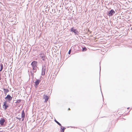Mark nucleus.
I'll list each match as a JSON object with an SVG mask.
<instances>
[{"label":"nucleus","instance_id":"f257e3e1","mask_svg":"<svg viewBox=\"0 0 132 132\" xmlns=\"http://www.w3.org/2000/svg\"><path fill=\"white\" fill-rule=\"evenodd\" d=\"M37 62L36 61H34L32 62L31 65L33 68V69H35V68L36 67Z\"/></svg>","mask_w":132,"mask_h":132},{"label":"nucleus","instance_id":"f03ea898","mask_svg":"<svg viewBox=\"0 0 132 132\" xmlns=\"http://www.w3.org/2000/svg\"><path fill=\"white\" fill-rule=\"evenodd\" d=\"M3 107L5 110H6L7 108L9 107V105L7 104L6 102H4Z\"/></svg>","mask_w":132,"mask_h":132},{"label":"nucleus","instance_id":"7ed1b4c3","mask_svg":"<svg viewBox=\"0 0 132 132\" xmlns=\"http://www.w3.org/2000/svg\"><path fill=\"white\" fill-rule=\"evenodd\" d=\"M40 57L42 60L44 61L45 59V56L44 53H42L40 54Z\"/></svg>","mask_w":132,"mask_h":132},{"label":"nucleus","instance_id":"20e7f679","mask_svg":"<svg viewBox=\"0 0 132 132\" xmlns=\"http://www.w3.org/2000/svg\"><path fill=\"white\" fill-rule=\"evenodd\" d=\"M71 31L72 32H73L75 34H77L78 33V31L76 29H74L73 27L71 28Z\"/></svg>","mask_w":132,"mask_h":132},{"label":"nucleus","instance_id":"39448f33","mask_svg":"<svg viewBox=\"0 0 132 132\" xmlns=\"http://www.w3.org/2000/svg\"><path fill=\"white\" fill-rule=\"evenodd\" d=\"M114 13L115 11L113 10H111L108 13V15L110 16H111Z\"/></svg>","mask_w":132,"mask_h":132},{"label":"nucleus","instance_id":"423d86ee","mask_svg":"<svg viewBox=\"0 0 132 132\" xmlns=\"http://www.w3.org/2000/svg\"><path fill=\"white\" fill-rule=\"evenodd\" d=\"M12 98V97H11L10 95H8L5 98V99H7L9 101L11 100Z\"/></svg>","mask_w":132,"mask_h":132},{"label":"nucleus","instance_id":"0eeeda50","mask_svg":"<svg viewBox=\"0 0 132 132\" xmlns=\"http://www.w3.org/2000/svg\"><path fill=\"white\" fill-rule=\"evenodd\" d=\"M5 121V120L4 119L1 118L0 120V123L1 125L2 126L3 125Z\"/></svg>","mask_w":132,"mask_h":132},{"label":"nucleus","instance_id":"6e6552de","mask_svg":"<svg viewBox=\"0 0 132 132\" xmlns=\"http://www.w3.org/2000/svg\"><path fill=\"white\" fill-rule=\"evenodd\" d=\"M21 117L22 118V121L23 120L25 117V113L24 110H22V112Z\"/></svg>","mask_w":132,"mask_h":132},{"label":"nucleus","instance_id":"1a4fd4ad","mask_svg":"<svg viewBox=\"0 0 132 132\" xmlns=\"http://www.w3.org/2000/svg\"><path fill=\"white\" fill-rule=\"evenodd\" d=\"M40 80L37 79L35 82V85L36 86H37L39 82H40Z\"/></svg>","mask_w":132,"mask_h":132},{"label":"nucleus","instance_id":"9d476101","mask_svg":"<svg viewBox=\"0 0 132 132\" xmlns=\"http://www.w3.org/2000/svg\"><path fill=\"white\" fill-rule=\"evenodd\" d=\"M43 98L45 100V102H47L48 99V96L45 95H44Z\"/></svg>","mask_w":132,"mask_h":132},{"label":"nucleus","instance_id":"9b49d317","mask_svg":"<svg viewBox=\"0 0 132 132\" xmlns=\"http://www.w3.org/2000/svg\"><path fill=\"white\" fill-rule=\"evenodd\" d=\"M3 90L4 91V92L6 94V93L9 92V90L7 89L3 88Z\"/></svg>","mask_w":132,"mask_h":132},{"label":"nucleus","instance_id":"f8f14e48","mask_svg":"<svg viewBox=\"0 0 132 132\" xmlns=\"http://www.w3.org/2000/svg\"><path fill=\"white\" fill-rule=\"evenodd\" d=\"M61 131L62 132H64L65 129L64 127L61 126Z\"/></svg>","mask_w":132,"mask_h":132},{"label":"nucleus","instance_id":"ddd939ff","mask_svg":"<svg viewBox=\"0 0 132 132\" xmlns=\"http://www.w3.org/2000/svg\"><path fill=\"white\" fill-rule=\"evenodd\" d=\"M1 69L0 70V71H2V69H3V65L2 64H1Z\"/></svg>","mask_w":132,"mask_h":132},{"label":"nucleus","instance_id":"4468645a","mask_svg":"<svg viewBox=\"0 0 132 132\" xmlns=\"http://www.w3.org/2000/svg\"><path fill=\"white\" fill-rule=\"evenodd\" d=\"M55 121L58 124V125H59L60 126H61V125L56 120H55Z\"/></svg>","mask_w":132,"mask_h":132},{"label":"nucleus","instance_id":"2eb2a0df","mask_svg":"<svg viewBox=\"0 0 132 132\" xmlns=\"http://www.w3.org/2000/svg\"><path fill=\"white\" fill-rule=\"evenodd\" d=\"M87 50V49L86 47H84L82 49V51H86Z\"/></svg>","mask_w":132,"mask_h":132},{"label":"nucleus","instance_id":"dca6fc26","mask_svg":"<svg viewBox=\"0 0 132 132\" xmlns=\"http://www.w3.org/2000/svg\"><path fill=\"white\" fill-rule=\"evenodd\" d=\"M21 100H18L17 101H16V102L17 103H20V102H21Z\"/></svg>","mask_w":132,"mask_h":132},{"label":"nucleus","instance_id":"f3484780","mask_svg":"<svg viewBox=\"0 0 132 132\" xmlns=\"http://www.w3.org/2000/svg\"><path fill=\"white\" fill-rule=\"evenodd\" d=\"M71 50H70L69 52H68V54H70V53H71Z\"/></svg>","mask_w":132,"mask_h":132},{"label":"nucleus","instance_id":"a211bd4d","mask_svg":"<svg viewBox=\"0 0 132 132\" xmlns=\"http://www.w3.org/2000/svg\"><path fill=\"white\" fill-rule=\"evenodd\" d=\"M68 110H70V109L69 108Z\"/></svg>","mask_w":132,"mask_h":132},{"label":"nucleus","instance_id":"6ab92c4d","mask_svg":"<svg viewBox=\"0 0 132 132\" xmlns=\"http://www.w3.org/2000/svg\"><path fill=\"white\" fill-rule=\"evenodd\" d=\"M32 76H33V77H34V75L33 74L32 75Z\"/></svg>","mask_w":132,"mask_h":132},{"label":"nucleus","instance_id":"aec40b11","mask_svg":"<svg viewBox=\"0 0 132 132\" xmlns=\"http://www.w3.org/2000/svg\"><path fill=\"white\" fill-rule=\"evenodd\" d=\"M0 132H2V131H0Z\"/></svg>","mask_w":132,"mask_h":132}]
</instances>
